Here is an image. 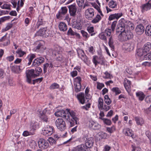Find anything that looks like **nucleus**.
<instances>
[{
    "label": "nucleus",
    "mask_w": 151,
    "mask_h": 151,
    "mask_svg": "<svg viewBox=\"0 0 151 151\" xmlns=\"http://www.w3.org/2000/svg\"><path fill=\"white\" fill-rule=\"evenodd\" d=\"M85 140V145H79L74 147L70 151H90L94 143L93 138L92 137H86L84 136L83 138Z\"/></svg>",
    "instance_id": "f257e3e1"
},
{
    "label": "nucleus",
    "mask_w": 151,
    "mask_h": 151,
    "mask_svg": "<svg viewBox=\"0 0 151 151\" xmlns=\"http://www.w3.org/2000/svg\"><path fill=\"white\" fill-rule=\"evenodd\" d=\"M130 26H127V32L119 34L118 38L120 41H127L132 38V25L130 23Z\"/></svg>",
    "instance_id": "f03ea898"
},
{
    "label": "nucleus",
    "mask_w": 151,
    "mask_h": 151,
    "mask_svg": "<svg viewBox=\"0 0 151 151\" xmlns=\"http://www.w3.org/2000/svg\"><path fill=\"white\" fill-rule=\"evenodd\" d=\"M68 115V119L66 120L69 123V125L71 127H73L76 124H79L78 118L76 116V113L73 111H70L69 109H67Z\"/></svg>",
    "instance_id": "7ed1b4c3"
},
{
    "label": "nucleus",
    "mask_w": 151,
    "mask_h": 151,
    "mask_svg": "<svg viewBox=\"0 0 151 151\" xmlns=\"http://www.w3.org/2000/svg\"><path fill=\"white\" fill-rule=\"evenodd\" d=\"M51 113V111L48 110L47 108H45L40 113V118L43 121L47 122L49 121V115Z\"/></svg>",
    "instance_id": "20e7f679"
},
{
    "label": "nucleus",
    "mask_w": 151,
    "mask_h": 151,
    "mask_svg": "<svg viewBox=\"0 0 151 151\" xmlns=\"http://www.w3.org/2000/svg\"><path fill=\"white\" fill-rule=\"evenodd\" d=\"M127 22L123 19L120 21L119 23L117 26V28L116 29L117 33L121 34L125 32L126 29H127V26H129L127 25Z\"/></svg>",
    "instance_id": "39448f33"
},
{
    "label": "nucleus",
    "mask_w": 151,
    "mask_h": 151,
    "mask_svg": "<svg viewBox=\"0 0 151 151\" xmlns=\"http://www.w3.org/2000/svg\"><path fill=\"white\" fill-rule=\"evenodd\" d=\"M55 125L58 129L61 131L64 130L66 128L65 122L61 118H58L55 122Z\"/></svg>",
    "instance_id": "423d86ee"
},
{
    "label": "nucleus",
    "mask_w": 151,
    "mask_h": 151,
    "mask_svg": "<svg viewBox=\"0 0 151 151\" xmlns=\"http://www.w3.org/2000/svg\"><path fill=\"white\" fill-rule=\"evenodd\" d=\"M77 97L80 102L82 104H84L86 101V99L87 100V102H88L91 98L90 95L88 94L86 95V96L84 97V94L83 93H81L77 96Z\"/></svg>",
    "instance_id": "0eeeda50"
},
{
    "label": "nucleus",
    "mask_w": 151,
    "mask_h": 151,
    "mask_svg": "<svg viewBox=\"0 0 151 151\" xmlns=\"http://www.w3.org/2000/svg\"><path fill=\"white\" fill-rule=\"evenodd\" d=\"M67 109L65 110H60L55 113L56 116L57 117H61L64 118L66 120L68 119V115Z\"/></svg>",
    "instance_id": "6e6552de"
},
{
    "label": "nucleus",
    "mask_w": 151,
    "mask_h": 151,
    "mask_svg": "<svg viewBox=\"0 0 151 151\" xmlns=\"http://www.w3.org/2000/svg\"><path fill=\"white\" fill-rule=\"evenodd\" d=\"M37 76L34 73V70L31 69L26 72V81L29 83H32L31 78Z\"/></svg>",
    "instance_id": "1a4fd4ad"
},
{
    "label": "nucleus",
    "mask_w": 151,
    "mask_h": 151,
    "mask_svg": "<svg viewBox=\"0 0 151 151\" xmlns=\"http://www.w3.org/2000/svg\"><path fill=\"white\" fill-rule=\"evenodd\" d=\"M38 146L41 150H45L49 146V144L47 142L43 139H40L38 142Z\"/></svg>",
    "instance_id": "9d476101"
},
{
    "label": "nucleus",
    "mask_w": 151,
    "mask_h": 151,
    "mask_svg": "<svg viewBox=\"0 0 151 151\" xmlns=\"http://www.w3.org/2000/svg\"><path fill=\"white\" fill-rule=\"evenodd\" d=\"M94 15V9L92 8H88L85 12V16L86 18L88 19H91L93 17Z\"/></svg>",
    "instance_id": "9b49d317"
},
{
    "label": "nucleus",
    "mask_w": 151,
    "mask_h": 151,
    "mask_svg": "<svg viewBox=\"0 0 151 151\" xmlns=\"http://www.w3.org/2000/svg\"><path fill=\"white\" fill-rule=\"evenodd\" d=\"M70 15L74 17L76 15L77 8L75 4H73L71 5L68 6Z\"/></svg>",
    "instance_id": "f8f14e48"
},
{
    "label": "nucleus",
    "mask_w": 151,
    "mask_h": 151,
    "mask_svg": "<svg viewBox=\"0 0 151 151\" xmlns=\"http://www.w3.org/2000/svg\"><path fill=\"white\" fill-rule=\"evenodd\" d=\"M53 128L52 126H47L43 130V133L45 136H48L51 135L53 133Z\"/></svg>",
    "instance_id": "ddd939ff"
},
{
    "label": "nucleus",
    "mask_w": 151,
    "mask_h": 151,
    "mask_svg": "<svg viewBox=\"0 0 151 151\" xmlns=\"http://www.w3.org/2000/svg\"><path fill=\"white\" fill-rule=\"evenodd\" d=\"M45 61L44 58L42 57L37 58L35 59L33 62L32 67H35L38 66L41 64L43 63Z\"/></svg>",
    "instance_id": "4468645a"
},
{
    "label": "nucleus",
    "mask_w": 151,
    "mask_h": 151,
    "mask_svg": "<svg viewBox=\"0 0 151 151\" xmlns=\"http://www.w3.org/2000/svg\"><path fill=\"white\" fill-rule=\"evenodd\" d=\"M142 12H144L150 10L151 9V0H150L147 3L142 4L141 6Z\"/></svg>",
    "instance_id": "2eb2a0df"
},
{
    "label": "nucleus",
    "mask_w": 151,
    "mask_h": 151,
    "mask_svg": "<svg viewBox=\"0 0 151 151\" xmlns=\"http://www.w3.org/2000/svg\"><path fill=\"white\" fill-rule=\"evenodd\" d=\"M46 28L47 27H44L43 29L39 30V32L40 36L44 37H46L49 36L50 32L48 30H46Z\"/></svg>",
    "instance_id": "dca6fc26"
},
{
    "label": "nucleus",
    "mask_w": 151,
    "mask_h": 151,
    "mask_svg": "<svg viewBox=\"0 0 151 151\" xmlns=\"http://www.w3.org/2000/svg\"><path fill=\"white\" fill-rule=\"evenodd\" d=\"M145 31V27L142 25L139 24L137 25L135 29V31L137 35H141L143 34Z\"/></svg>",
    "instance_id": "f3484780"
},
{
    "label": "nucleus",
    "mask_w": 151,
    "mask_h": 151,
    "mask_svg": "<svg viewBox=\"0 0 151 151\" xmlns=\"http://www.w3.org/2000/svg\"><path fill=\"white\" fill-rule=\"evenodd\" d=\"M124 85L127 91L129 94L131 91V82L127 78H125L124 79Z\"/></svg>",
    "instance_id": "a211bd4d"
},
{
    "label": "nucleus",
    "mask_w": 151,
    "mask_h": 151,
    "mask_svg": "<svg viewBox=\"0 0 151 151\" xmlns=\"http://www.w3.org/2000/svg\"><path fill=\"white\" fill-rule=\"evenodd\" d=\"M46 22L43 21V19L40 17H39L37 23L36 27L35 28H32V30H36V29H38L40 26H44Z\"/></svg>",
    "instance_id": "6ab92c4d"
},
{
    "label": "nucleus",
    "mask_w": 151,
    "mask_h": 151,
    "mask_svg": "<svg viewBox=\"0 0 151 151\" xmlns=\"http://www.w3.org/2000/svg\"><path fill=\"white\" fill-rule=\"evenodd\" d=\"M122 13L111 14L109 15L108 19L109 21L115 19H116L117 21L118 19L122 16Z\"/></svg>",
    "instance_id": "aec40b11"
},
{
    "label": "nucleus",
    "mask_w": 151,
    "mask_h": 151,
    "mask_svg": "<svg viewBox=\"0 0 151 151\" xmlns=\"http://www.w3.org/2000/svg\"><path fill=\"white\" fill-rule=\"evenodd\" d=\"M142 47L137 49L136 50V54L139 56L142 57L145 55L147 53Z\"/></svg>",
    "instance_id": "412c9836"
},
{
    "label": "nucleus",
    "mask_w": 151,
    "mask_h": 151,
    "mask_svg": "<svg viewBox=\"0 0 151 151\" xmlns=\"http://www.w3.org/2000/svg\"><path fill=\"white\" fill-rule=\"evenodd\" d=\"M58 27L60 31L63 32L66 31L67 29L66 24L63 22H60L58 25Z\"/></svg>",
    "instance_id": "4be33fe9"
},
{
    "label": "nucleus",
    "mask_w": 151,
    "mask_h": 151,
    "mask_svg": "<svg viewBox=\"0 0 151 151\" xmlns=\"http://www.w3.org/2000/svg\"><path fill=\"white\" fill-rule=\"evenodd\" d=\"M20 66L17 65H12L10 66L12 71L16 73H19L20 72Z\"/></svg>",
    "instance_id": "5701e85b"
},
{
    "label": "nucleus",
    "mask_w": 151,
    "mask_h": 151,
    "mask_svg": "<svg viewBox=\"0 0 151 151\" xmlns=\"http://www.w3.org/2000/svg\"><path fill=\"white\" fill-rule=\"evenodd\" d=\"M38 126V123L34 120L32 121L30 125V130L34 132Z\"/></svg>",
    "instance_id": "b1692460"
},
{
    "label": "nucleus",
    "mask_w": 151,
    "mask_h": 151,
    "mask_svg": "<svg viewBox=\"0 0 151 151\" xmlns=\"http://www.w3.org/2000/svg\"><path fill=\"white\" fill-rule=\"evenodd\" d=\"M136 96L138 98L139 100L140 101H142L145 97V95L144 93L141 91L137 92Z\"/></svg>",
    "instance_id": "393cba45"
},
{
    "label": "nucleus",
    "mask_w": 151,
    "mask_h": 151,
    "mask_svg": "<svg viewBox=\"0 0 151 151\" xmlns=\"http://www.w3.org/2000/svg\"><path fill=\"white\" fill-rule=\"evenodd\" d=\"M142 48L147 53L151 49V43L150 42H147L144 45Z\"/></svg>",
    "instance_id": "a878e982"
},
{
    "label": "nucleus",
    "mask_w": 151,
    "mask_h": 151,
    "mask_svg": "<svg viewBox=\"0 0 151 151\" xmlns=\"http://www.w3.org/2000/svg\"><path fill=\"white\" fill-rule=\"evenodd\" d=\"M61 11L59 12L58 13V15H57L56 16L58 18H59L60 17L62 16V14H65L67 12L68 9L66 7H63L61 8Z\"/></svg>",
    "instance_id": "bb28decb"
},
{
    "label": "nucleus",
    "mask_w": 151,
    "mask_h": 151,
    "mask_svg": "<svg viewBox=\"0 0 151 151\" xmlns=\"http://www.w3.org/2000/svg\"><path fill=\"white\" fill-rule=\"evenodd\" d=\"M98 59V57L97 56H94L92 60L93 63L94 64L95 66L96 67L98 64H101V65H102L104 63L103 61H102L101 63L100 62L97 61ZM103 61V60H102Z\"/></svg>",
    "instance_id": "cd10ccee"
},
{
    "label": "nucleus",
    "mask_w": 151,
    "mask_h": 151,
    "mask_svg": "<svg viewBox=\"0 0 151 151\" xmlns=\"http://www.w3.org/2000/svg\"><path fill=\"white\" fill-rule=\"evenodd\" d=\"M123 132L126 136L132 137V130L129 128H126L123 130Z\"/></svg>",
    "instance_id": "c85d7f7f"
},
{
    "label": "nucleus",
    "mask_w": 151,
    "mask_h": 151,
    "mask_svg": "<svg viewBox=\"0 0 151 151\" xmlns=\"http://www.w3.org/2000/svg\"><path fill=\"white\" fill-rule=\"evenodd\" d=\"M135 119L136 123L138 125L141 126L144 123L143 119L141 118L136 117H135Z\"/></svg>",
    "instance_id": "c756f323"
},
{
    "label": "nucleus",
    "mask_w": 151,
    "mask_h": 151,
    "mask_svg": "<svg viewBox=\"0 0 151 151\" xmlns=\"http://www.w3.org/2000/svg\"><path fill=\"white\" fill-rule=\"evenodd\" d=\"M35 69L34 70V73L37 76H39L42 72L41 68L38 66H36Z\"/></svg>",
    "instance_id": "7c9ffc66"
},
{
    "label": "nucleus",
    "mask_w": 151,
    "mask_h": 151,
    "mask_svg": "<svg viewBox=\"0 0 151 151\" xmlns=\"http://www.w3.org/2000/svg\"><path fill=\"white\" fill-rule=\"evenodd\" d=\"M145 33L147 36H151V25L147 26L145 30Z\"/></svg>",
    "instance_id": "2f4dec72"
},
{
    "label": "nucleus",
    "mask_w": 151,
    "mask_h": 151,
    "mask_svg": "<svg viewBox=\"0 0 151 151\" xmlns=\"http://www.w3.org/2000/svg\"><path fill=\"white\" fill-rule=\"evenodd\" d=\"M35 134V132L32 131L30 130L29 131H25L23 133V135L24 137H26L28 136L32 135Z\"/></svg>",
    "instance_id": "473e14b6"
},
{
    "label": "nucleus",
    "mask_w": 151,
    "mask_h": 151,
    "mask_svg": "<svg viewBox=\"0 0 151 151\" xmlns=\"http://www.w3.org/2000/svg\"><path fill=\"white\" fill-rule=\"evenodd\" d=\"M35 57V55L33 54H32L28 56L27 59H28L29 61V62L28 63V64L29 65H31L33 60Z\"/></svg>",
    "instance_id": "72a5a7b5"
},
{
    "label": "nucleus",
    "mask_w": 151,
    "mask_h": 151,
    "mask_svg": "<svg viewBox=\"0 0 151 151\" xmlns=\"http://www.w3.org/2000/svg\"><path fill=\"white\" fill-rule=\"evenodd\" d=\"M108 43L109 46L111 48V49L112 50L114 49V47L113 45L114 42L111 36L109 38Z\"/></svg>",
    "instance_id": "f704fd0d"
},
{
    "label": "nucleus",
    "mask_w": 151,
    "mask_h": 151,
    "mask_svg": "<svg viewBox=\"0 0 151 151\" xmlns=\"http://www.w3.org/2000/svg\"><path fill=\"white\" fill-rule=\"evenodd\" d=\"M108 43L109 46L111 48V49L112 50L114 49V47L113 45L114 42L111 36L109 38Z\"/></svg>",
    "instance_id": "c9c22d12"
},
{
    "label": "nucleus",
    "mask_w": 151,
    "mask_h": 151,
    "mask_svg": "<svg viewBox=\"0 0 151 151\" xmlns=\"http://www.w3.org/2000/svg\"><path fill=\"white\" fill-rule=\"evenodd\" d=\"M101 19V17L99 14H97L96 17L92 20L91 22L93 23L98 22Z\"/></svg>",
    "instance_id": "e433bc0d"
},
{
    "label": "nucleus",
    "mask_w": 151,
    "mask_h": 151,
    "mask_svg": "<svg viewBox=\"0 0 151 151\" xmlns=\"http://www.w3.org/2000/svg\"><path fill=\"white\" fill-rule=\"evenodd\" d=\"M109 5L110 8H115L117 6V4L116 1L111 0L109 2Z\"/></svg>",
    "instance_id": "4c0bfd02"
},
{
    "label": "nucleus",
    "mask_w": 151,
    "mask_h": 151,
    "mask_svg": "<svg viewBox=\"0 0 151 151\" xmlns=\"http://www.w3.org/2000/svg\"><path fill=\"white\" fill-rule=\"evenodd\" d=\"M103 99L100 97L99 98L98 100V106L99 109L101 108H102L103 106Z\"/></svg>",
    "instance_id": "58836bf2"
},
{
    "label": "nucleus",
    "mask_w": 151,
    "mask_h": 151,
    "mask_svg": "<svg viewBox=\"0 0 151 151\" xmlns=\"http://www.w3.org/2000/svg\"><path fill=\"white\" fill-rule=\"evenodd\" d=\"M104 101L105 102L107 105H109L111 102V101L107 95H106L104 97Z\"/></svg>",
    "instance_id": "ea45409f"
},
{
    "label": "nucleus",
    "mask_w": 151,
    "mask_h": 151,
    "mask_svg": "<svg viewBox=\"0 0 151 151\" xmlns=\"http://www.w3.org/2000/svg\"><path fill=\"white\" fill-rule=\"evenodd\" d=\"M151 60V51L143 57V60Z\"/></svg>",
    "instance_id": "a19ab883"
},
{
    "label": "nucleus",
    "mask_w": 151,
    "mask_h": 151,
    "mask_svg": "<svg viewBox=\"0 0 151 151\" xmlns=\"http://www.w3.org/2000/svg\"><path fill=\"white\" fill-rule=\"evenodd\" d=\"M99 118L102 120L104 123L107 125H110L111 124V121L110 119L105 118H102L101 117H100Z\"/></svg>",
    "instance_id": "79ce46f5"
},
{
    "label": "nucleus",
    "mask_w": 151,
    "mask_h": 151,
    "mask_svg": "<svg viewBox=\"0 0 151 151\" xmlns=\"http://www.w3.org/2000/svg\"><path fill=\"white\" fill-rule=\"evenodd\" d=\"M79 57L81 58V59L84 62H86L87 60V57L85 55L84 52H83L81 54L79 55Z\"/></svg>",
    "instance_id": "37998d69"
},
{
    "label": "nucleus",
    "mask_w": 151,
    "mask_h": 151,
    "mask_svg": "<svg viewBox=\"0 0 151 151\" xmlns=\"http://www.w3.org/2000/svg\"><path fill=\"white\" fill-rule=\"evenodd\" d=\"M38 45L36 47V50H38L40 49H43V44L44 42H37Z\"/></svg>",
    "instance_id": "c03bdc74"
},
{
    "label": "nucleus",
    "mask_w": 151,
    "mask_h": 151,
    "mask_svg": "<svg viewBox=\"0 0 151 151\" xmlns=\"http://www.w3.org/2000/svg\"><path fill=\"white\" fill-rule=\"evenodd\" d=\"M125 48L126 50L128 51H131V48L132 46L131 43H126L125 45Z\"/></svg>",
    "instance_id": "a18cd8bd"
},
{
    "label": "nucleus",
    "mask_w": 151,
    "mask_h": 151,
    "mask_svg": "<svg viewBox=\"0 0 151 151\" xmlns=\"http://www.w3.org/2000/svg\"><path fill=\"white\" fill-rule=\"evenodd\" d=\"M16 53L19 55L20 57H22L25 54H26V52L24 51H22V50L21 49H18L16 52Z\"/></svg>",
    "instance_id": "49530a36"
},
{
    "label": "nucleus",
    "mask_w": 151,
    "mask_h": 151,
    "mask_svg": "<svg viewBox=\"0 0 151 151\" xmlns=\"http://www.w3.org/2000/svg\"><path fill=\"white\" fill-rule=\"evenodd\" d=\"M111 31H112L110 29L107 28L106 29L104 32L105 35H106L107 36L109 37L111 36Z\"/></svg>",
    "instance_id": "de8ad7c7"
},
{
    "label": "nucleus",
    "mask_w": 151,
    "mask_h": 151,
    "mask_svg": "<svg viewBox=\"0 0 151 151\" xmlns=\"http://www.w3.org/2000/svg\"><path fill=\"white\" fill-rule=\"evenodd\" d=\"M87 30L89 33H91V36H92L95 34V33H91L94 32V27H88Z\"/></svg>",
    "instance_id": "09e8293b"
},
{
    "label": "nucleus",
    "mask_w": 151,
    "mask_h": 151,
    "mask_svg": "<svg viewBox=\"0 0 151 151\" xmlns=\"http://www.w3.org/2000/svg\"><path fill=\"white\" fill-rule=\"evenodd\" d=\"M59 87V85L56 83L52 84L50 86V88L51 89H54L58 88Z\"/></svg>",
    "instance_id": "8fccbe9b"
},
{
    "label": "nucleus",
    "mask_w": 151,
    "mask_h": 151,
    "mask_svg": "<svg viewBox=\"0 0 151 151\" xmlns=\"http://www.w3.org/2000/svg\"><path fill=\"white\" fill-rule=\"evenodd\" d=\"M75 91L78 92L80 91L81 90V83L76 84L75 87Z\"/></svg>",
    "instance_id": "3c124183"
},
{
    "label": "nucleus",
    "mask_w": 151,
    "mask_h": 151,
    "mask_svg": "<svg viewBox=\"0 0 151 151\" xmlns=\"http://www.w3.org/2000/svg\"><path fill=\"white\" fill-rule=\"evenodd\" d=\"M81 33L82 34L83 36L85 39H87L90 36L89 35H88V33L83 30L81 31Z\"/></svg>",
    "instance_id": "603ef678"
},
{
    "label": "nucleus",
    "mask_w": 151,
    "mask_h": 151,
    "mask_svg": "<svg viewBox=\"0 0 151 151\" xmlns=\"http://www.w3.org/2000/svg\"><path fill=\"white\" fill-rule=\"evenodd\" d=\"M112 91L115 93L116 95H118L121 93V91L118 87H114L112 88Z\"/></svg>",
    "instance_id": "864d4df0"
},
{
    "label": "nucleus",
    "mask_w": 151,
    "mask_h": 151,
    "mask_svg": "<svg viewBox=\"0 0 151 151\" xmlns=\"http://www.w3.org/2000/svg\"><path fill=\"white\" fill-rule=\"evenodd\" d=\"M105 35L104 32L101 33L99 35V38L103 40L107 41L106 37Z\"/></svg>",
    "instance_id": "5fc2aeb1"
},
{
    "label": "nucleus",
    "mask_w": 151,
    "mask_h": 151,
    "mask_svg": "<svg viewBox=\"0 0 151 151\" xmlns=\"http://www.w3.org/2000/svg\"><path fill=\"white\" fill-rule=\"evenodd\" d=\"M47 140L50 145H53V144H56V141L52 137H49L47 139Z\"/></svg>",
    "instance_id": "6e6d98bb"
},
{
    "label": "nucleus",
    "mask_w": 151,
    "mask_h": 151,
    "mask_svg": "<svg viewBox=\"0 0 151 151\" xmlns=\"http://www.w3.org/2000/svg\"><path fill=\"white\" fill-rule=\"evenodd\" d=\"M139 24L141 25H145L147 24L148 21L146 19H141L139 20Z\"/></svg>",
    "instance_id": "4d7b16f0"
},
{
    "label": "nucleus",
    "mask_w": 151,
    "mask_h": 151,
    "mask_svg": "<svg viewBox=\"0 0 151 151\" xmlns=\"http://www.w3.org/2000/svg\"><path fill=\"white\" fill-rule=\"evenodd\" d=\"M115 127L114 126H112L111 127H107V130L110 133H113L115 130Z\"/></svg>",
    "instance_id": "13d9d810"
},
{
    "label": "nucleus",
    "mask_w": 151,
    "mask_h": 151,
    "mask_svg": "<svg viewBox=\"0 0 151 151\" xmlns=\"http://www.w3.org/2000/svg\"><path fill=\"white\" fill-rule=\"evenodd\" d=\"M10 5H8L6 4H4L2 6H1V8L3 9H11Z\"/></svg>",
    "instance_id": "bf43d9fd"
},
{
    "label": "nucleus",
    "mask_w": 151,
    "mask_h": 151,
    "mask_svg": "<svg viewBox=\"0 0 151 151\" xmlns=\"http://www.w3.org/2000/svg\"><path fill=\"white\" fill-rule=\"evenodd\" d=\"M97 88L99 90H101L104 86V84L102 83H100L99 82H97Z\"/></svg>",
    "instance_id": "052dcab7"
},
{
    "label": "nucleus",
    "mask_w": 151,
    "mask_h": 151,
    "mask_svg": "<svg viewBox=\"0 0 151 151\" xmlns=\"http://www.w3.org/2000/svg\"><path fill=\"white\" fill-rule=\"evenodd\" d=\"M42 79L43 78L42 77L36 79L35 80H33V84H35L36 83H40L42 81Z\"/></svg>",
    "instance_id": "680f3d73"
},
{
    "label": "nucleus",
    "mask_w": 151,
    "mask_h": 151,
    "mask_svg": "<svg viewBox=\"0 0 151 151\" xmlns=\"http://www.w3.org/2000/svg\"><path fill=\"white\" fill-rule=\"evenodd\" d=\"M117 23V20L114 21L111 25V29L112 32H114L115 29V27Z\"/></svg>",
    "instance_id": "e2e57ef3"
},
{
    "label": "nucleus",
    "mask_w": 151,
    "mask_h": 151,
    "mask_svg": "<svg viewBox=\"0 0 151 151\" xmlns=\"http://www.w3.org/2000/svg\"><path fill=\"white\" fill-rule=\"evenodd\" d=\"M100 127V125L97 123H96L93 127L92 129L94 130L99 129Z\"/></svg>",
    "instance_id": "0e129e2a"
},
{
    "label": "nucleus",
    "mask_w": 151,
    "mask_h": 151,
    "mask_svg": "<svg viewBox=\"0 0 151 151\" xmlns=\"http://www.w3.org/2000/svg\"><path fill=\"white\" fill-rule=\"evenodd\" d=\"M94 7L96 9L98 12L103 17L104 16V15L102 13V12L101 10V9L99 7L97 4H96L94 6Z\"/></svg>",
    "instance_id": "69168bd1"
},
{
    "label": "nucleus",
    "mask_w": 151,
    "mask_h": 151,
    "mask_svg": "<svg viewBox=\"0 0 151 151\" xmlns=\"http://www.w3.org/2000/svg\"><path fill=\"white\" fill-rule=\"evenodd\" d=\"M75 33L72 30L71 28H70L68 31L67 34L68 35L73 36L75 35Z\"/></svg>",
    "instance_id": "338daca9"
},
{
    "label": "nucleus",
    "mask_w": 151,
    "mask_h": 151,
    "mask_svg": "<svg viewBox=\"0 0 151 151\" xmlns=\"http://www.w3.org/2000/svg\"><path fill=\"white\" fill-rule=\"evenodd\" d=\"M145 101L147 103H150L151 102V96L148 95L146 97Z\"/></svg>",
    "instance_id": "774afa93"
}]
</instances>
